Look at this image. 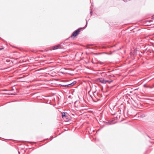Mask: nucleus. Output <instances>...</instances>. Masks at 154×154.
<instances>
[{"mask_svg": "<svg viewBox=\"0 0 154 154\" xmlns=\"http://www.w3.org/2000/svg\"><path fill=\"white\" fill-rule=\"evenodd\" d=\"M82 28H80L76 30L74 32H73L72 34L71 35V37H75L79 33V32H80V30L82 29Z\"/></svg>", "mask_w": 154, "mask_h": 154, "instance_id": "obj_1", "label": "nucleus"}, {"mask_svg": "<svg viewBox=\"0 0 154 154\" xmlns=\"http://www.w3.org/2000/svg\"><path fill=\"white\" fill-rule=\"evenodd\" d=\"M145 116V115L144 114H141L140 113H139L138 114H137L136 115V117H140V118H139V119H140L141 118H143Z\"/></svg>", "mask_w": 154, "mask_h": 154, "instance_id": "obj_2", "label": "nucleus"}, {"mask_svg": "<svg viewBox=\"0 0 154 154\" xmlns=\"http://www.w3.org/2000/svg\"><path fill=\"white\" fill-rule=\"evenodd\" d=\"M63 48L60 45H56L53 47V50H56L58 48Z\"/></svg>", "mask_w": 154, "mask_h": 154, "instance_id": "obj_3", "label": "nucleus"}, {"mask_svg": "<svg viewBox=\"0 0 154 154\" xmlns=\"http://www.w3.org/2000/svg\"><path fill=\"white\" fill-rule=\"evenodd\" d=\"M99 82H101L103 84H106V81L104 79H100L99 80Z\"/></svg>", "mask_w": 154, "mask_h": 154, "instance_id": "obj_4", "label": "nucleus"}, {"mask_svg": "<svg viewBox=\"0 0 154 154\" xmlns=\"http://www.w3.org/2000/svg\"><path fill=\"white\" fill-rule=\"evenodd\" d=\"M76 83V81H74L72 83H71L69 84L70 85L69 86L70 87V86H73Z\"/></svg>", "mask_w": 154, "mask_h": 154, "instance_id": "obj_5", "label": "nucleus"}, {"mask_svg": "<svg viewBox=\"0 0 154 154\" xmlns=\"http://www.w3.org/2000/svg\"><path fill=\"white\" fill-rule=\"evenodd\" d=\"M62 117L63 118L67 119V116L66 115L65 113L63 112L62 115Z\"/></svg>", "mask_w": 154, "mask_h": 154, "instance_id": "obj_6", "label": "nucleus"}, {"mask_svg": "<svg viewBox=\"0 0 154 154\" xmlns=\"http://www.w3.org/2000/svg\"><path fill=\"white\" fill-rule=\"evenodd\" d=\"M69 85H70L69 84L68 85H62V86L65 87H70Z\"/></svg>", "mask_w": 154, "mask_h": 154, "instance_id": "obj_7", "label": "nucleus"}, {"mask_svg": "<svg viewBox=\"0 0 154 154\" xmlns=\"http://www.w3.org/2000/svg\"><path fill=\"white\" fill-rule=\"evenodd\" d=\"M113 80H106V82H108L109 83H110L112 82H113Z\"/></svg>", "mask_w": 154, "mask_h": 154, "instance_id": "obj_8", "label": "nucleus"}, {"mask_svg": "<svg viewBox=\"0 0 154 154\" xmlns=\"http://www.w3.org/2000/svg\"><path fill=\"white\" fill-rule=\"evenodd\" d=\"M86 20V24L85 26L83 28L84 29H85L87 27V21Z\"/></svg>", "mask_w": 154, "mask_h": 154, "instance_id": "obj_9", "label": "nucleus"}, {"mask_svg": "<svg viewBox=\"0 0 154 154\" xmlns=\"http://www.w3.org/2000/svg\"><path fill=\"white\" fill-rule=\"evenodd\" d=\"M90 14H91V15H92V14H93V11L92 10H91V11H90Z\"/></svg>", "mask_w": 154, "mask_h": 154, "instance_id": "obj_10", "label": "nucleus"}, {"mask_svg": "<svg viewBox=\"0 0 154 154\" xmlns=\"http://www.w3.org/2000/svg\"><path fill=\"white\" fill-rule=\"evenodd\" d=\"M143 86L145 87H146V85H145V84H144L143 85Z\"/></svg>", "mask_w": 154, "mask_h": 154, "instance_id": "obj_11", "label": "nucleus"}, {"mask_svg": "<svg viewBox=\"0 0 154 154\" xmlns=\"http://www.w3.org/2000/svg\"><path fill=\"white\" fill-rule=\"evenodd\" d=\"M109 76H111V77H114V75H109Z\"/></svg>", "mask_w": 154, "mask_h": 154, "instance_id": "obj_12", "label": "nucleus"}, {"mask_svg": "<svg viewBox=\"0 0 154 154\" xmlns=\"http://www.w3.org/2000/svg\"><path fill=\"white\" fill-rule=\"evenodd\" d=\"M138 88H136L135 89H134L135 90H137L138 89Z\"/></svg>", "mask_w": 154, "mask_h": 154, "instance_id": "obj_13", "label": "nucleus"}, {"mask_svg": "<svg viewBox=\"0 0 154 154\" xmlns=\"http://www.w3.org/2000/svg\"><path fill=\"white\" fill-rule=\"evenodd\" d=\"M11 94V95H15V94Z\"/></svg>", "mask_w": 154, "mask_h": 154, "instance_id": "obj_14", "label": "nucleus"}, {"mask_svg": "<svg viewBox=\"0 0 154 154\" xmlns=\"http://www.w3.org/2000/svg\"><path fill=\"white\" fill-rule=\"evenodd\" d=\"M77 102V101H76L75 102V103H76V102Z\"/></svg>", "mask_w": 154, "mask_h": 154, "instance_id": "obj_15", "label": "nucleus"}]
</instances>
